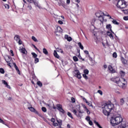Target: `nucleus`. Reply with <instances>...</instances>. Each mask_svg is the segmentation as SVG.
Returning <instances> with one entry per match:
<instances>
[{
  "mask_svg": "<svg viewBox=\"0 0 128 128\" xmlns=\"http://www.w3.org/2000/svg\"><path fill=\"white\" fill-rule=\"evenodd\" d=\"M111 80L117 84L118 86H120V88H126L127 82L125 78H120V77H114L112 78Z\"/></svg>",
  "mask_w": 128,
  "mask_h": 128,
  "instance_id": "nucleus-1",
  "label": "nucleus"
},
{
  "mask_svg": "<svg viewBox=\"0 0 128 128\" xmlns=\"http://www.w3.org/2000/svg\"><path fill=\"white\" fill-rule=\"evenodd\" d=\"M122 120H124V119L122 117V115L118 114L111 118L110 124L112 126H116L121 124V122H122Z\"/></svg>",
  "mask_w": 128,
  "mask_h": 128,
  "instance_id": "nucleus-2",
  "label": "nucleus"
},
{
  "mask_svg": "<svg viewBox=\"0 0 128 128\" xmlns=\"http://www.w3.org/2000/svg\"><path fill=\"white\" fill-rule=\"evenodd\" d=\"M114 108V104H105L102 106V112L104 116H110V112Z\"/></svg>",
  "mask_w": 128,
  "mask_h": 128,
  "instance_id": "nucleus-3",
  "label": "nucleus"
},
{
  "mask_svg": "<svg viewBox=\"0 0 128 128\" xmlns=\"http://www.w3.org/2000/svg\"><path fill=\"white\" fill-rule=\"evenodd\" d=\"M126 6H128V4L124 0H119L116 4V6L118 8H126Z\"/></svg>",
  "mask_w": 128,
  "mask_h": 128,
  "instance_id": "nucleus-4",
  "label": "nucleus"
},
{
  "mask_svg": "<svg viewBox=\"0 0 128 128\" xmlns=\"http://www.w3.org/2000/svg\"><path fill=\"white\" fill-rule=\"evenodd\" d=\"M77 106H78V112L76 110H73L72 112L75 116H76L77 118H80V114H84V110H80V104H78Z\"/></svg>",
  "mask_w": 128,
  "mask_h": 128,
  "instance_id": "nucleus-5",
  "label": "nucleus"
},
{
  "mask_svg": "<svg viewBox=\"0 0 128 128\" xmlns=\"http://www.w3.org/2000/svg\"><path fill=\"white\" fill-rule=\"evenodd\" d=\"M96 16L98 18H100V16H107L110 18H112V16L108 14L106 12H102V11H98L96 14Z\"/></svg>",
  "mask_w": 128,
  "mask_h": 128,
  "instance_id": "nucleus-6",
  "label": "nucleus"
},
{
  "mask_svg": "<svg viewBox=\"0 0 128 128\" xmlns=\"http://www.w3.org/2000/svg\"><path fill=\"white\" fill-rule=\"evenodd\" d=\"M80 96L81 98L83 100V102H86L88 104V106H92V108H94V106H92V102L88 101L86 98L82 96Z\"/></svg>",
  "mask_w": 128,
  "mask_h": 128,
  "instance_id": "nucleus-7",
  "label": "nucleus"
},
{
  "mask_svg": "<svg viewBox=\"0 0 128 128\" xmlns=\"http://www.w3.org/2000/svg\"><path fill=\"white\" fill-rule=\"evenodd\" d=\"M56 122V121L53 122V126H59L60 128H62V122L60 120H57Z\"/></svg>",
  "mask_w": 128,
  "mask_h": 128,
  "instance_id": "nucleus-8",
  "label": "nucleus"
},
{
  "mask_svg": "<svg viewBox=\"0 0 128 128\" xmlns=\"http://www.w3.org/2000/svg\"><path fill=\"white\" fill-rule=\"evenodd\" d=\"M28 110H29L30 112H34L36 114H38V116H40V114L38 110H36L34 107L32 106V105L28 107Z\"/></svg>",
  "mask_w": 128,
  "mask_h": 128,
  "instance_id": "nucleus-9",
  "label": "nucleus"
},
{
  "mask_svg": "<svg viewBox=\"0 0 128 128\" xmlns=\"http://www.w3.org/2000/svg\"><path fill=\"white\" fill-rule=\"evenodd\" d=\"M73 74L74 76H76L79 80L82 78V76L80 75V71L78 70H74L73 73Z\"/></svg>",
  "mask_w": 128,
  "mask_h": 128,
  "instance_id": "nucleus-10",
  "label": "nucleus"
},
{
  "mask_svg": "<svg viewBox=\"0 0 128 128\" xmlns=\"http://www.w3.org/2000/svg\"><path fill=\"white\" fill-rule=\"evenodd\" d=\"M57 108L58 110H60V112H62V114H64V109H62V105L58 104Z\"/></svg>",
  "mask_w": 128,
  "mask_h": 128,
  "instance_id": "nucleus-11",
  "label": "nucleus"
},
{
  "mask_svg": "<svg viewBox=\"0 0 128 128\" xmlns=\"http://www.w3.org/2000/svg\"><path fill=\"white\" fill-rule=\"evenodd\" d=\"M82 106L83 108L85 110L84 111L86 112L88 114H90V110H88V108H86V104H82Z\"/></svg>",
  "mask_w": 128,
  "mask_h": 128,
  "instance_id": "nucleus-12",
  "label": "nucleus"
},
{
  "mask_svg": "<svg viewBox=\"0 0 128 128\" xmlns=\"http://www.w3.org/2000/svg\"><path fill=\"white\" fill-rule=\"evenodd\" d=\"M2 84H4L6 88H9L10 90V88H10V85H8V82H6V80H2Z\"/></svg>",
  "mask_w": 128,
  "mask_h": 128,
  "instance_id": "nucleus-13",
  "label": "nucleus"
},
{
  "mask_svg": "<svg viewBox=\"0 0 128 128\" xmlns=\"http://www.w3.org/2000/svg\"><path fill=\"white\" fill-rule=\"evenodd\" d=\"M124 102H126V98H121L120 99V105L124 106Z\"/></svg>",
  "mask_w": 128,
  "mask_h": 128,
  "instance_id": "nucleus-14",
  "label": "nucleus"
},
{
  "mask_svg": "<svg viewBox=\"0 0 128 128\" xmlns=\"http://www.w3.org/2000/svg\"><path fill=\"white\" fill-rule=\"evenodd\" d=\"M126 123L122 122V124L118 126V128H126Z\"/></svg>",
  "mask_w": 128,
  "mask_h": 128,
  "instance_id": "nucleus-15",
  "label": "nucleus"
},
{
  "mask_svg": "<svg viewBox=\"0 0 128 128\" xmlns=\"http://www.w3.org/2000/svg\"><path fill=\"white\" fill-rule=\"evenodd\" d=\"M106 28H107V30H110L112 34H114V32H112V25H110V24H107L106 26Z\"/></svg>",
  "mask_w": 128,
  "mask_h": 128,
  "instance_id": "nucleus-16",
  "label": "nucleus"
},
{
  "mask_svg": "<svg viewBox=\"0 0 128 128\" xmlns=\"http://www.w3.org/2000/svg\"><path fill=\"white\" fill-rule=\"evenodd\" d=\"M64 38L67 40L68 42H72V37L68 36V35H65Z\"/></svg>",
  "mask_w": 128,
  "mask_h": 128,
  "instance_id": "nucleus-17",
  "label": "nucleus"
},
{
  "mask_svg": "<svg viewBox=\"0 0 128 128\" xmlns=\"http://www.w3.org/2000/svg\"><path fill=\"white\" fill-rule=\"evenodd\" d=\"M108 68L109 70H110V72H112V73L116 72V70H114V68H112V66L110 65L108 66Z\"/></svg>",
  "mask_w": 128,
  "mask_h": 128,
  "instance_id": "nucleus-18",
  "label": "nucleus"
},
{
  "mask_svg": "<svg viewBox=\"0 0 128 128\" xmlns=\"http://www.w3.org/2000/svg\"><path fill=\"white\" fill-rule=\"evenodd\" d=\"M56 32H62V28H60V26H58L56 27Z\"/></svg>",
  "mask_w": 128,
  "mask_h": 128,
  "instance_id": "nucleus-19",
  "label": "nucleus"
},
{
  "mask_svg": "<svg viewBox=\"0 0 128 128\" xmlns=\"http://www.w3.org/2000/svg\"><path fill=\"white\" fill-rule=\"evenodd\" d=\"M107 36H109L111 40H114V36H112V32H110V31L107 32Z\"/></svg>",
  "mask_w": 128,
  "mask_h": 128,
  "instance_id": "nucleus-20",
  "label": "nucleus"
},
{
  "mask_svg": "<svg viewBox=\"0 0 128 128\" xmlns=\"http://www.w3.org/2000/svg\"><path fill=\"white\" fill-rule=\"evenodd\" d=\"M98 20L101 22H106V20L104 19V16L99 17Z\"/></svg>",
  "mask_w": 128,
  "mask_h": 128,
  "instance_id": "nucleus-21",
  "label": "nucleus"
},
{
  "mask_svg": "<svg viewBox=\"0 0 128 128\" xmlns=\"http://www.w3.org/2000/svg\"><path fill=\"white\" fill-rule=\"evenodd\" d=\"M20 52H22V54H26V48H20Z\"/></svg>",
  "mask_w": 128,
  "mask_h": 128,
  "instance_id": "nucleus-22",
  "label": "nucleus"
},
{
  "mask_svg": "<svg viewBox=\"0 0 128 128\" xmlns=\"http://www.w3.org/2000/svg\"><path fill=\"white\" fill-rule=\"evenodd\" d=\"M120 60H121L122 63L124 64H126V62H128L126 60V59H124V57H121Z\"/></svg>",
  "mask_w": 128,
  "mask_h": 128,
  "instance_id": "nucleus-23",
  "label": "nucleus"
},
{
  "mask_svg": "<svg viewBox=\"0 0 128 128\" xmlns=\"http://www.w3.org/2000/svg\"><path fill=\"white\" fill-rule=\"evenodd\" d=\"M54 56L56 58H60V56L58 54V52L56 50H54Z\"/></svg>",
  "mask_w": 128,
  "mask_h": 128,
  "instance_id": "nucleus-24",
  "label": "nucleus"
},
{
  "mask_svg": "<svg viewBox=\"0 0 128 128\" xmlns=\"http://www.w3.org/2000/svg\"><path fill=\"white\" fill-rule=\"evenodd\" d=\"M14 40L17 42L20 40V36L18 35H16L14 37Z\"/></svg>",
  "mask_w": 128,
  "mask_h": 128,
  "instance_id": "nucleus-25",
  "label": "nucleus"
},
{
  "mask_svg": "<svg viewBox=\"0 0 128 128\" xmlns=\"http://www.w3.org/2000/svg\"><path fill=\"white\" fill-rule=\"evenodd\" d=\"M94 124H96V126H98V128H103L102 126H100V124H98V122H96V120H94Z\"/></svg>",
  "mask_w": 128,
  "mask_h": 128,
  "instance_id": "nucleus-26",
  "label": "nucleus"
},
{
  "mask_svg": "<svg viewBox=\"0 0 128 128\" xmlns=\"http://www.w3.org/2000/svg\"><path fill=\"white\" fill-rule=\"evenodd\" d=\"M14 68H15L16 72L18 74H20V70H18V66H16V64H14Z\"/></svg>",
  "mask_w": 128,
  "mask_h": 128,
  "instance_id": "nucleus-27",
  "label": "nucleus"
},
{
  "mask_svg": "<svg viewBox=\"0 0 128 128\" xmlns=\"http://www.w3.org/2000/svg\"><path fill=\"white\" fill-rule=\"evenodd\" d=\"M78 46L81 50H84V46H82L80 42L78 43Z\"/></svg>",
  "mask_w": 128,
  "mask_h": 128,
  "instance_id": "nucleus-28",
  "label": "nucleus"
},
{
  "mask_svg": "<svg viewBox=\"0 0 128 128\" xmlns=\"http://www.w3.org/2000/svg\"><path fill=\"white\" fill-rule=\"evenodd\" d=\"M43 52L44 54H48V50H46V48H43Z\"/></svg>",
  "mask_w": 128,
  "mask_h": 128,
  "instance_id": "nucleus-29",
  "label": "nucleus"
},
{
  "mask_svg": "<svg viewBox=\"0 0 128 128\" xmlns=\"http://www.w3.org/2000/svg\"><path fill=\"white\" fill-rule=\"evenodd\" d=\"M73 60L74 62H78V57L76 56H73Z\"/></svg>",
  "mask_w": 128,
  "mask_h": 128,
  "instance_id": "nucleus-30",
  "label": "nucleus"
},
{
  "mask_svg": "<svg viewBox=\"0 0 128 128\" xmlns=\"http://www.w3.org/2000/svg\"><path fill=\"white\" fill-rule=\"evenodd\" d=\"M32 40L34 42H38V39H36V38L34 36H32Z\"/></svg>",
  "mask_w": 128,
  "mask_h": 128,
  "instance_id": "nucleus-31",
  "label": "nucleus"
},
{
  "mask_svg": "<svg viewBox=\"0 0 128 128\" xmlns=\"http://www.w3.org/2000/svg\"><path fill=\"white\" fill-rule=\"evenodd\" d=\"M32 54L33 58H36L38 57V54H36V53H34V52H32Z\"/></svg>",
  "mask_w": 128,
  "mask_h": 128,
  "instance_id": "nucleus-32",
  "label": "nucleus"
},
{
  "mask_svg": "<svg viewBox=\"0 0 128 128\" xmlns=\"http://www.w3.org/2000/svg\"><path fill=\"white\" fill-rule=\"evenodd\" d=\"M57 52H60L61 54H62V52H64V51H62V48H57Z\"/></svg>",
  "mask_w": 128,
  "mask_h": 128,
  "instance_id": "nucleus-33",
  "label": "nucleus"
},
{
  "mask_svg": "<svg viewBox=\"0 0 128 128\" xmlns=\"http://www.w3.org/2000/svg\"><path fill=\"white\" fill-rule=\"evenodd\" d=\"M67 115L68 116H70V118H74V117H72V113L68 112L67 113Z\"/></svg>",
  "mask_w": 128,
  "mask_h": 128,
  "instance_id": "nucleus-34",
  "label": "nucleus"
},
{
  "mask_svg": "<svg viewBox=\"0 0 128 128\" xmlns=\"http://www.w3.org/2000/svg\"><path fill=\"white\" fill-rule=\"evenodd\" d=\"M4 6H5V8H6V10L10 9V5L8 4H4Z\"/></svg>",
  "mask_w": 128,
  "mask_h": 128,
  "instance_id": "nucleus-35",
  "label": "nucleus"
},
{
  "mask_svg": "<svg viewBox=\"0 0 128 128\" xmlns=\"http://www.w3.org/2000/svg\"><path fill=\"white\" fill-rule=\"evenodd\" d=\"M84 54H88V58H90V53L88 52V50H84Z\"/></svg>",
  "mask_w": 128,
  "mask_h": 128,
  "instance_id": "nucleus-36",
  "label": "nucleus"
},
{
  "mask_svg": "<svg viewBox=\"0 0 128 128\" xmlns=\"http://www.w3.org/2000/svg\"><path fill=\"white\" fill-rule=\"evenodd\" d=\"M37 84L39 86H42V83L40 81H38L37 82Z\"/></svg>",
  "mask_w": 128,
  "mask_h": 128,
  "instance_id": "nucleus-37",
  "label": "nucleus"
},
{
  "mask_svg": "<svg viewBox=\"0 0 128 128\" xmlns=\"http://www.w3.org/2000/svg\"><path fill=\"white\" fill-rule=\"evenodd\" d=\"M0 122L1 124H4L5 126H8V125H6V124H4V120H2V118H0Z\"/></svg>",
  "mask_w": 128,
  "mask_h": 128,
  "instance_id": "nucleus-38",
  "label": "nucleus"
},
{
  "mask_svg": "<svg viewBox=\"0 0 128 128\" xmlns=\"http://www.w3.org/2000/svg\"><path fill=\"white\" fill-rule=\"evenodd\" d=\"M84 74H88L89 72H88V69L84 70Z\"/></svg>",
  "mask_w": 128,
  "mask_h": 128,
  "instance_id": "nucleus-39",
  "label": "nucleus"
},
{
  "mask_svg": "<svg viewBox=\"0 0 128 128\" xmlns=\"http://www.w3.org/2000/svg\"><path fill=\"white\" fill-rule=\"evenodd\" d=\"M112 56L113 58H118V54H116V52H114L112 54Z\"/></svg>",
  "mask_w": 128,
  "mask_h": 128,
  "instance_id": "nucleus-40",
  "label": "nucleus"
},
{
  "mask_svg": "<svg viewBox=\"0 0 128 128\" xmlns=\"http://www.w3.org/2000/svg\"><path fill=\"white\" fill-rule=\"evenodd\" d=\"M42 110L44 112H46V108L45 107H42Z\"/></svg>",
  "mask_w": 128,
  "mask_h": 128,
  "instance_id": "nucleus-41",
  "label": "nucleus"
},
{
  "mask_svg": "<svg viewBox=\"0 0 128 128\" xmlns=\"http://www.w3.org/2000/svg\"><path fill=\"white\" fill-rule=\"evenodd\" d=\"M120 75L122 77L124 76L125 73L124 71H120Z\"/></svg>",
  "mask_w": 128,
  "mask_h": 128,
  "instance_id": "nucleus-42",
  "label": "nucleus"
},
{
  "mask_svg": "<svg viewBox=\"0 0 128 128\" xmlns=\"http://www.w3.org/2000/svg\"><path fill=\"white\" fill-rule=\"evenodd\" d=\"M112 24H119L118 22H116V20H113L112 21Z\"/></svg>",
  "mask_w": 128,
  "mask_h": 128,
  "instance_id": "nucleus-43",
  "label": "nucleus"
},
{
  "mask_svg": "<svg viewBox=\"0 0 128 128\" xmlns=\"http://www.w3.org/2000/svg\"><path fill=\"white\" fill-rule=\"evenodd\" d=\"M33 2H34V4L35 6H38V8H40V6H38V2L34 1Z\"/></svg>",
  "mask_w": 128,
  "mask_h": 128,
  "instance_id": "nucleus-44",
  "label": "nucleus"
},
{
  "mask_svg": "<svg viewBox=\"0 0 128 128\" xmlns=\"http://www.w3.org/2000/svg\"><path fill=\"white\" fill-rule=\"evenodd\" d=\"M38 62H40L38 58H35L34 64H38Z\"/></svg>",
  "mask_w": 128,
  "mask_h": 128,
  "instance_id": "nucleus-45",
  "label": "nucleus"
},
{
  "mask_svg": "<svg viewBox=\"0 0 128 128\" xmlns=\"http://www.w3.org/2000/svg\"><path fill=\"white\" fill-rule=\"evenodd\" d=\"M71 100H72V102H73V103L76 102V99L74 97H72Z\"/></svg>",
  "mask_w": 128,
  "mask_h": 128,
  "instance_id": "nucleus-46",
  "label": "nucleus"
},
{
  "mask_svg": "<svg viewBox=\"0 0 128 128\" xmlns=\"http://www.w3.org/2000/svg\"><path fill=\"white\" fill-rule=\"evenodd\" d=\"M86 120H87V122H89L90 120V118L89 116H87L86 118Z\"/></svg>",
  "mask_w": 128,
  "mask_h": 128,
  "instance_id": "nucleus-47",
  "label": "nucleus"
},
{
  "mask_svg": "<svg viewBox=\"0 0 128 128\" xmlns=\"http://www.w3.org/2000/svg\"><path fill=\"white\" fill-rule=\"evenodd\" d=\"M0 72L1 74H4V68H0Z\"/></svg>",
  "mask_w": 128,
  "mask_h": 128,
  "instance_id": "nucleus-48",
  "label": "nucleus"
},
{
  "mask_svg": "<svg viewBox=\"0 0 128 128\" xmlns=\"http://www.w3.org/2000/svg\"><path fill=\"white\" fill-rule=\"evenodd\" d=\"M98 94H100V96H102V91L101 90H98Z\"/></svg>",
  "mask_w": 128,
  "mask_h": 128,
  "instance_id": "nucleus-49",
  "label": "nucleus"
},
{
  "mask_svg": "<svg viewBox=\"0 0 128 128\" xmlns=\"http://www.w3.org/2000/svg\"><path fill=\"white\" fill-rule=\"evenodd\" d=\"M82 76L85 80H88V76H86V74H83Z\"/></svg>",
  "mask_w": 128,
  "mask_h": 128,
  "instance_id": "nucleus-50",
  "label": "nucleus"
},
{
  "mask_svg": "<svg viewBox=\"0 0 128 128\" xmlns=\"http://www.w3.org/2000/svg\"><path fill=\"white\" fill-rule=\"evenodd\" d=\"M28 10H32V6L30 5H28V6H27Z\"/></svg>",
  "mask_w": 128,
  "mask_h": 128,
  "instance_id": "nucleus-51",
  "label": "nucleus"
},
{
  "mask_svg": "<svg viewBox=\"0 0 128 128\" xmlns=\"http://www.w3.org/2000/svg\"><path fill=\"white\" fill-rule=\"evenodd\" d=\"M17 42H18V44H22V42L20 39Z\"/></svg>",
  "mask_w": 128,
  "mask_h": 128,
  "instance_id": "nucleus-52",
  "label": "nucleus"
},
{
  "mask_svg": "<svg viewBox=\"0 0 128 128\" xmlns=\"http://www.w3.org/2000/svg\"><path fill=\"white\" fill-rule=\"evenodd\" d=\"M26 1L30 2V4H32V2H34V0H26Z\"/></svg>",
  "mask_w": 128,
  "mask_h": 128,
  "instance_id": "nucleus-53",
  "label": "nucleus"
},
{
  "mask_svg": "<svg viewBox=\"0 0 128 128\" xmlns=\"http://www.w3.org/2000/svg\"><path fill=\"white\" fill-rule=\"evenodd\" d=\"M124 20H128V16H124Z\"/></svg>",
  "mask_w": 128,
  "mask_h": 128,
  "instance_id": "nucleus-54",
  "label": "nucleus"
},
{
  "mask_svg": "<svg viewBox=\"0 0 128 128\" xmlns=\"http://www.w3.org/2000/svg\"><path fill=\"white\" fill-rule=\"evenodd\" d=\"M58 23L60 24H64V22H62V21L59 20L58 21Z\"/></svg>",
  "mask_w": 128,
  "mask_h": 128,
  "instance_id": "nucleus-55",
  "label": "nucleus"
},
{
  "mask_svg": "<svg viewBox=\"0 0 128 128\" xmlns=\"http://www.w3.org/2000/svg\"><path fill=\"white\" fill-rule=\"evenodd\" d=\"M88 124L90 126H92V120H90V121H88Z\"/></svg>",
  "mask_w": 128,
  "mask_h": 128,
  "instance_id": "nucleus-56",
  "label": "nucleus"
},
{
  "mask_svg": "<svg viewBox=\"0 0 128 128\" xmlns=\"http://www.w3.org/2000/svg\"><path fill=\"white\" fill-rule=\"evenodd\" d=\"M78 58L80 59V60H84V58H82V56H80V55H79L78 56Z\"/></svg>",
  "mask_w": 128,
  "mask_h": 128,
  "instance_id": "nucleus-57",
  "label": "nucleus"
},
{
  "mask_svg": "<svg viewBox=\"0 0 128 128\" xmlns=\"http://www.w3.org/2000/svg\"><path fill=\"white\" fill-rule=\"evenodd\" d=\"M10 52L12 54V56H14V51H12V50H10Z\"/></svg>",
  "mask_w": 128,
  "mask_h": 128,
  "instance_id": "nucleus-58",
  "label": "nucleus"
},
{
  "mask_svg": "<svg viewBox=\"0 0 128 128\" xmlns=\"http://www.w3.org/2000/svg\"><path fill=\"white\" fill-rule=\"evenodd\" d=\"M51 122H56V119H54V118H52V119H51Z\"/></svg>",
  "mask_w": 128,
  "mask_h": 128,
  "instance_id": "nucleus-59",
  "label": "nucleus"
},
{
  "mask_svg": "<svg viewBox=\"0 0 128 128\" xmlns=\"http://www.w3.org/2000/svg\"><path fill=\"white\" fill-rule=\"evenodd\" d=\"M67 4H70V0H66Z\"/></svg>",
  "mask_w": 128,
  "mask_h": 128,
  "instance_id": "nucleus-60",
  "label": "nucleus"
},
{
  "mask_svg": "<svg viewBox=\"0 0 128 128\" xmlns=\"http://www.w3.org/2000/svg\"><path fill=\"white\" fill-rule=\"evenodd\" d=\"M104 68H108V66L104 64Z\"/></svg>",
  "mask_w": 128,
  "mask_h": 128,
  "instance_id": "nucleus-61",
  "label": "nucleus"
},
{
  "mask_svg": "<svg viewBox=\"0 0 128 128\" xmlns=\"http://www.w3.org/2000/svg\"><path fill=\"white\" fill-rule=\"evenodd\" d=\"M46 106H48V108H50V104H46Z\"/></svg>",
  "mask_w": 128,
  "mask_h": 128,
  "instance_id": "nucleus-62",
  "label": "nucleus"
},
{
  "mask_svg": "<svg viewBox=\"0 0 128 128\" xmlns=\"http://www.w3.org/2000/svg\"><path fill=\"white\" fill-rule=\"evenodd\" d=\"M67 128H70V124H68L67 125Z\"/></svg>",
  "mask_w": 128,
  "mask_h": 128,
  "instance_id": "nucleus-63",
  "label": "nucleus"
},
{
  "mask_svg": "<svg viewBox=\"0 0 128 128\" xmlns=\"http://www.w3.org/2000/svg\"><path fill=\"white\" fill-rule=\"evenodd\" d=\"M6 62H8V64H10V60H6Z\"/></svg>",
  "mask_w": 128,
  "mask_h": 128,
  "instance_id": "nucleus-64",
  "label": "nucleus"
}]
</instances>
